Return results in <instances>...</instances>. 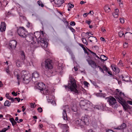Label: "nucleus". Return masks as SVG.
I'll return each instance as SVG.
<instances>
[{
	"label": "nucleus",
	"instance_id": "nucleus-1",
	"mask_svg": "<svg viewBox=\"0 0 132 132\" xmlns=\"http://www.w3.org/2000/svg\"><path fill=\"white\" fill-rule=\"evenodd\" d=\"M116 90L117 92L115 97L117 101L122 104L123 109L125 110H127L128 109H130L132 110V107H130L127 104L125 103V101L124 98L125 97V95L124 93L120 91V90L118 89H116Z\"/></svg>",
	"mask_w": 132,
	"mask_h": 132
},
{
	"label": "nucleus",
	"instance_id": "nucleus-2",
	"mask_svg": "<svg viewBox=\"0 0 132 132\" xmlns=\"http://www.w3.org/2000/svg\"><path fill=\"white\" fill-rule=\"evenodd\" d=\"M37 33L39 35L37 40L38 43L40 44L43 48H45V50L46 51L47 53L49 54L50 53L49 50L48 49H47V48L48 45V40L44 37H42L45 34V33H44L43 31H42L40 33L37 32Z\"/></svg>",
	"mask_w": 132,
	"mask_h": 132
},
{
	"label": "nucleus",
	"instance_id": "nucleus-3",
	"mask_svg": "<svg viewBox=\"0 0 132 132\" xmlns=\"http://www.w3.org/2000/svg\"><path fill=\"white\" fill-rule=\"evenodd\" d=\"M24 38H25L26 40L28 42H31L32 41L31 43L34 44L36 43V41L37 40L38 36H36L35 35L34 36L31 33H30L28 34L27 33Z\"/></svg>",
	"mask_w": 132,
	"mask_h": 132
},
{
	"label": "nucleus",
	"instance_id": "nucleus-4",
	"mask_svg": "<svg viewBox=\"0 0 132 132\" xmlns=\"http://www.w3.org/2000/svg\"><path fill=\"white\" fill-rule=\"evenodd\" d=\"M70 82L71 85L69 87L70 90L76 94H78L79 92L77 89V86L75 79L74 78H72Z\"/></svg>",
	"mask_w": 132,
	"mask_h": 132
},
{
	"label": "nucleus",
	"instance_id": "nucleus-5",
	"mask_svg": "<svg viewBox=\"0 0 132 132\" xmlns=\"http://www.w3.org/2000/svg\"><path fill=\"white\" fill-rule=\"evenodd\" d=\"M17 32L19 35L21 37L24 38L27 34V32L26 31V29L23 27H17Z\"/></svg>",
	"mask_w": 132,
	"mask_h": 132
},
{
	"label": "nucleus",
	"instance_id": "nucleus-6",
	"mask_svg": "<svg viewBox=\"0 0 132 132\" xmlns=\"http://www.w3.org/2000/svg\"><path fill=\"white\" fill-rule=\"evenodd\" d=\"M55 62L50 59V73L52 76H54L57 73L56 69L54 65Z\"/></svg>",
	"mask_w": 132,
	"mask_h": 132
},
{
	"label": "nucleus",
	"instance_id": "nucleus-7",
	"mask_svg": "<svg viewBox=\"0 0 132 132\" xmlns=\"http://www.w3.org/2000/svg\"><path fill=\"white\" fill-rule=\"evenodd\" d=\"M31 76L29 74L26 75H22L20 77L19 79L22 81L24 83L27 84L29 83L31 80Z\"/></svg>",
	"mask_w": 132,
	"mask_h": 132
},
{
	"label": "nucleus",
	"instance_id": "nucleus-8",
	"mask_svg": "<svg viewBox=\"0 0 132 132\" xmlns=\"http://www.w3.org/2000/svg\"><path fill=\"white\" fill-rule=\"evenodd\" d=\"M108 101L109 102L110 105L112 106L113 108H115L118 107V105L116 104V100L114 97H110L108 99Z\"/></svg>",
	"mask_w": 132,
	"mask_h": 132
},
{
	"label": "nucleus",
	"instance_id": "nucleus-9",
	"mask_svg": "<svg viewBox=\"0 0 132 132\" xmlns=\"http://www.w3.org/2000/svg\"><path fill=\"white\" fill-rule=\"evenodd\" d=\"M42 66L43 68L44 67L46 70H49L50 69V59L45 60L44 63H42Z\"/></svg>",
	"mask_w": 132,
	"mask_h": 132
},
{
	"label": "nucleus",
	"instance_id": "nucleus-10",
	"mask_svg": "<svg viewBox=\"0 0 132 132\" xmlns=\"http://www.w3.org/2000/svg\"><path fill=\"white\" fill-rule=\"evenodd\" d=\"M63 110L62 113L63 118L64 120H67V117L66 111L69 110V108L68 106V105L65 106L63 107Z\"/></svg>",
	"mask_w": 132,
	"mask_h": 132
},
{
	"label": "nucleus",
	"instance_id": "nucleus-11",
	"mask_svg": "<svg viewBox=\"0 0 132 132\" xmlns=\"http://www.w3.org/2000/svg\"><path fill=\"white\" fill-rule=\"evenodd\" d=\"M88 62L89 64L90 65L91 67L95 69L97 68V65L96 63L91 60H86Z\"/></svg>",
	"mask_w": 132,
	"mask_h": 132
},
{
	"label": "nucleus",
	"instance_id": "nucleus-12",
	"mask_svg": "<svg viewBox=\"0 0 132 132\" xmlns=\"http://www.w3.org/2000/svg\"><path fill=\"white\" fill-rule=\"evenodd\" d=\"M37 88L41 91L44 90L46 88V87L44 84L43 82H40L38 83Z\"/></svg>",
	"mask_w": 132,
	"mask_h": 132
},
{
	"label": "nucleus",
	"instance_id": "nucleus-13",
	"mask_svg": "<svg viewBox=\"0 0 132 132\" xmlns=\"http://www.w3.org/2000/svg\"><path fill=\"white\" fill-rule=\"evenodd\" d=\"M17 43L15 40H12L10 41L9 46L11 48H15L16 47Z\"/></svg>",
	"mask_w": 132,
	"mask_h": 132
},
{
	"label": "nucleus",
	"instance_id": "nucleus-14",
	"mask_svg": "<svg viewBox=\"0 0 132 132\" xmlns=\"http://www.w3.org/2000/svg\"><path fill=\"white\" fill-rule=\"evenodd\" d=\"M50 1L51 2L54 1L56 4L57 5L58 7L60 6L64 2V0H50Z\"/></svg>",
	"mask_w": 132,
	"mask_h": 132
},
{
	"label": "nucleus",
	"instance_id": "nucleus-15",
	"mask_svg": "<svg viewBox=\"0 0 132 132\" xmlns=\"http://www.w3.org/2000/svg\"><path fill=\"white\" fill-rule=\"evenodd\" d=\"M76 124L82 128L84 126V123L83 122L81 119H76Z\"/></svg>",
	"mask_w": 132,
	"mask_h": 132
},
{
	"label": "nucleus",
	"instance_id": "nucleus-16",
	"mask_svg": "<svg viewBox=\"0 0 132 132\" xmlns=\"http://www.w3.org/2000/svg\"><path fill=\"white\" fill-rule=\"evenodd\" d=\"M126 123H122L120 126H119L117 127L114 128V129L119 130H123L126 127Z\"/></svg>",
	"mask_w": 132,
	"mask_h": 132
},
{
	"label": "nucleus",
	"instance_id": "nucleus-17",
	"mask_svg": "<svg viewBox=\"0 0 132 132\" xmlns=\"http://www.w3.org/2000/svg\"><path fill=\"white\" fill-rule=\"evenodd\" d=\"M6 25L4 22H2L0 26V31L1 32L5 31L6 29Z\"/></svg>",
	"mask_w": 132,
	"mask_h": 132
},
{
	"label": "nucleus",
	"instance_id": "nucleus-18",
	"mask_svg": "<svg viewBox=\"0 0 132 132\" xmlns=\"http://www.w3.org/2000/svg\"><path fill=\"white\" fill-rule=\"evenodd\" d=\"M58 126L61 128L65 130L68 129L69 128L68 126L66 124L59 123L58 124Z\"/></svg>",
	"mask_w": 132,
	"mask_h": 132
},
{
	"label": "nucleus",
	"instance_id": "nucleus-19",
	"mask_svg": "<svg viewBox=\"0 0 132 132\" xmlns=\"http://www.w3.org/2000/svg\"><path fill=\"white\" fill-rule=\"evenodd\" d=\"M82 120L83 122L84 123L85 125H88L89 123V119L88 118L86 117H82Z\"/></svg>",
	"mask_w": 132,
	"mask_h": 132
},
{
	"label": "nucleus",
	"instance_id": "nucleus-20",
	"mask_svg": "<svg viewBox=\"0 0 132 132\" xmlns=\"http://www.w3.org/2000/svg\"><path fill=\"white\" fill-rule=\"evenodd\" d=\"M124 37L126 40L129 39L130 38L132 37V34L130 32H126L125 34Z\"/></svg>",
	"mask_w": 132,
	"mask_h": 132
},
{
	"label": "nucleus",
	"instance_id": "nucleus-21",
	"mask_svg": "<svg viewBox=\"0 0 132 132\" xmlns=\"http://www.w3.org/2000/svg\"><path fill=\"white\" fill-rule=\"evenodd\" d=\"M43 94L46 95V97L47 98V100H48V102H50V97L49 96V93L50 91L49 90L47 89L46 90H43Z\"/></svg>",
	"mask_w": 132,
	"mask_h": 132
},
{
	"label": "nucleus",
	"instance_id": "nucleus-22",
	"mask_svg": "<svg viewBox=\"0 0 132 132\" xmlns=\"http://www.w3.org/2000/svg\"><path fill=\"white\" fill-rule=\"evenodd\" d=\"M39 73L37 71H35L32 74L31 79L33 81H34L33 79L34 78H37L39 77Z\"/></svg>",
	"mask_w": 132,
	"mask_h": 132
},
{
	"label": "nucleus",
	"instance_id": "nucleus-23",
	"mask_svg": "<svg viewBox=\"0 0 132 132\" xmlns=\"http://www.w3.org/2000/svg\"><path fill=\"white\" fill-rule=\"evenodd\" d=\"M121 76L123 80L126 82H128L129 81V77L128 75H122Z\"/></svg>",
	"mask_w": 132,
	"mask_h": 132
},
{
	"label": "nucleus",
	"instance_id": "nucleus-24",
	"mask_svg": "<svg viewBox=\"0 0 132 132\" xmlns=\"http://www.w3.org/2000/svg\"><path fill=\"white\" fill-rule=\"evenodd\" d=\"M105 105L103 104H101L99 105H97L95 106V107L96 109L98 110H103L105 108Z\"/></svg>",
	"mask_w": 132,
	"mask_h": 132
},
{
	"label": "nucleus",
	"instance_id": "nucleus-25",
	"mask_svg": "<svg viewBox=\"0 0 132 132\" xmlns=\"http://www.w3.org/2000/svg\"><path fill=\"white\" fill-rule=\"evenodd\" d=\"M88 103L86 100H81L80 102V105L81 107Z\"/></svg>",
	"mask_w": 132,
	"mask_h": 132
},
{
	"label": "nucleus",
	"instance_id": "nucleus-26",
	"mask_svg": "<svg viewBox=\"0 0 132 132\" xmlns=\"http://www.w3.org/2000/svg\"><path fill=\"white\" fill-rule=\"evenodd\" d=\"M90 106V105L88 103L87 104H86L85 105L81 107V108L83 110H88V109L89 108Z\"/></svg>",
	"mask_w": 132,
	"mask_h": 132
},
{
	"label": "nucleus",
	"instance_id": "nucleus-27",
	"mask_svg": "<svg viewBox=\"0 0 132 132\" xmlns=\"http://www.w3.org/2000/svg\"><path fill=\"white\" fill-rule=\"evenodd\" d=\"M65 22L67 25V26H68V28H69L72 32H75V30L71 26L69 25V23L67 21H65Z\"/></svg>",
	"mask_w": 132,
	"mask_h": 132
},
{
	"label": "nucleus",
	"instance_id": "nucleus-28",
	"mask_svg": "<svg viewBox=\"0 0 132 132\" xmlns=\"http://www.w3.org/2000/svg\"><path fill=\"white\" fill-rule=\"evenodd\" d=\"M90 42H92L93 41H95L96 42L97 41V39L94 36H90L88 38Z\"/></svg>",
	"mask_w": 132,
	"mask_h": 132
},
{
	"label": "nucleus",
	"instance_id": "nucleus-29",
	"mask_svg": "<svg viewBox=\"0 0 132 132\" xmlns=\"http://www.w3.org/2000/svg\"><path fill=\"white\" fill-rule=\"evenodd\" d=\"M10 120L12 123L13 126H14L17 124L16 122L14 120L13 118H11L10 119Z\"/></svg>",
	"mask_w": 132,
	"mask_h": 132
},
{
	"label": "nucleus",
	"instance_id": "nucleus-30",
	"mask_svg": "<svg viewBox=\"0 0 132 132\" xmlns=\"http://www.w3.org/2000/svg\"><path fill=\"white\" fill-rule=\"evenodd\" d=\"M18 70H15L14 71V75L15 76H17V78L18 79H19L20 78V76L18 74Z\"/></svg>",
	"mask_w": 132,
	"mask_h": 132
},
{
	"label": "nucleus",
	"instance_id": "nucleus-31",
	"mask_svg": "<svg viewBox=\"0 0 132 132\" xmlns=\"http://www.w3.org/2000/svg\"><path fill=\"white\" fill-rule=\"evenodd\" d=\"M16 65L18 67H20L22 65V63L19 60H17L15 61Z\"/></svg>",
	"mask_w": 132,
	"mask_h": 132
},
{
	"label": "nucleus",
	"instance_id": "nucleus-32",
	"mask_svg": "<svg viewBox=\"0 0 132 132\" xmlns=\"http://www.w3.org/2000/svg\"><path fill=\"white\" fill-rule=\"evenodd\" d=\"M112 68L113 71H115L117 73H119L120 71V70L118 68L112 66Z\"/></svg>",
	"mask_w": 132,
	"mask_h": 132
},
{
	"label": "nucleus",
	"instance_id": "nucleus-33",
	"mask_svg": "<svg viewBox=\"0 0 132 132\" xmlns=\"http://www.w3.org/2000/svg\"><path fill=\"white\" fill-rule=\"evenodd\" d=\"M11 105V102L8 100H6L4 103V105L5 106L9 107Z\"/></svg>",
	"mask_w": 132,
	"mask_h": 132
},
{
	"label": "nucleus",
	"instance_id": "nucleus-34",
	"mask_svg": "<svg viewBox=\"0 0 132 132\" xmlns=\"http://www.w3.org/2000/svg\"><path fill=\"white\" fill-rule=\"evenodd\" d=\"M104 9L105 11L107 12H109L110 11V8L107 5L105 6L104 7Z\"/></svg>",
	"mask_w": 132,
	"mask_h": 132
},
{
	"label": "nucleus",
	"instance_id": "nucleus-35",
	"mask_svg": "<svg viewBox=\"0 0 132 132\" xmlns=\"http://www.w3.org/2000/svg\"><path fill=\"white\" fill-rule=\"evenodd\" d=\"M20 55L22 57V59H25V56L24 53L23 51H21L20 52Z\"/></svg>",
	"mask_w": 132,
	"mask_h": 132
},
{
	"label": "nucleus",
	"instance_id": "nucleus-36",
	"mask_svg": "<svg viewBox=\"0 0 132 132\" xmlns=\"http://www.w3.org/2000/svg\"><path fill=\"white\" fill-rule=\"evenodd\" d=\"M82 41L84 44H86V46L88 45V43L87 42L86 39L85 38H83L82 39Z\"/></svg>",
	"mask_w": 132,
	"mask_h": 132
},
{
	"label": "nucleus",
	"instance_id": "nucleus-37",
	"mask_svg": "<svg viewBox=\"0 0 132 132\" xmlns=\"http://www.w3.org/2000/svg\"><path fill=\"white\" fill-rule=\"evenodd\" d=\"M6 97L9 100H12V99H13L11 98V97L9 96V94L7 93L6 95Z\"/></svg>",
	"mask_w": 132,
	"mask_h": 132
},
{
	"label": "nucleus",
	"instance_id": "nucleus-38",
	"mask_svg": "<svg viewBox=\"0 0 132 132\" xmlns=\"http://www.w3.org/2000/svg\"><path fill=\"white\" fill-rule=\"evenodd\" d=\"M50 103H51V104L55 106L56 105L55 102L54 101L52 100H50Z\"/></svg>",
	"mask_w": 132,
	"mask_h": 132
},
{
	"label": "nucleus",
	"instance_id": "nucleus-39",
	"mask_svg": "<svg viewBox=\"0 0 132 132\" xmlns=\"http://www.w3.org/2000/svg\"><path fill=\"white\" fill-rule=\"evenodd\" d=\"M92 54L93 57H94L95 58V57H96L98 59H100V57L96 55L95 53L94 52Z\"/></svg>",
	"mask_w": 132,
	"mask_h": 132
},
{
	"label": "nucleus",
	"instance_id": "nucleus-40",
	"mask_svg": "<svg viewBox=\"0 0 132 132\" xmlns=\"http://www.w3.org/2000/svg\"><path fill=\"white\" fill-rule=\"evenodd\" d=\"M102 67H103V70H104L107 71L108 69L106 67V66L105 65H102Z\"/></svg>",
	"mask_w": 132,
	"mask_h": 132
},
{
	"label": "nucleus",
	"instance_id": "nucleus-41",
	"mask_svg": "<svg viewBox=\"0 0 132 132\" xmlns=\"http://www.w3.org/2000/svg\"><path fill=\"white\" fill-rule=\"evenodd\" d=\"M97 67L99 69V70L100 71L103 73H104V72L103 69L100 66H98Z\"/></svg>",
	"mask_w": 132,
	"mask_h": 132
},
{
	"label": "nucleus",
	"instance_id": "nucleus-42",
	"mask_svg": "<svg viewBox=\"0 0 132 132\" xmlns=\"http://www.w3.org/2000/svg\"><path fill=\"white\" fill-rule=\"evenodd\" d=\"M124 34L123 31H120L119 32V35L120 37H121Z\"/></svg>",
	"mask_w": 132,
	"mask_h": 132
},
{
	"label": "nucleus",
	"instance_id": "nucleus-43",
	"mask_svg": "<svg viewBox=\"0 0 132 132\" xmlns=\"http://www.w3.org/2000/svg\"><path fill=\"white\" fill-rule=\"evenodd\" d=\"M37 3L39 5V6H40L42 7H43L44 6V4H40V2L39 1H38L37 2Z\"/></svg>",
	"mask_w": 132,
	"mask_h": 132
},
{
	"label": "nucleus",
	"instance_id": "nucleus-44",
	"mask_svg": "<svg viewBox=\"0 0 132 132\" xmlns=\"http://www.w3.org/2000/svg\"><path fill=\"white\" fill-rule=\"evenodd\" d=\"M70 24L72 26H74L76 25V23L74 21H72L70 22Z\"/></svg>",
	"mask_w": 132,
	"mask_h": 132
},
{
	"label": "nucleus",
	"instance_id": "nucleus-45",
	"mask_svg": "<svg viewBox=\"0 0 132 132\" xmlns=\"http://www.w3.org/2000/svg\"><path fill=\"white\" fill-rule=\"evenodd\" d=\"M37 110L39 112H41L43 111V109L41 107L38 108Z\"/></svg>",
	"mask_w": 132,
	"mask_h": 132
},
{
	"label": "nucleus",
	"instance_id": "nucleus-46",
	"mask_svg": "<svg viewBox=\"0 0 132 132\" xmlns=\"http://www.w3.org/2000/svg\"><path fill=\"white\" fill-rule=\"evenodd\" d=\"M8 129H6L5 128L2 130H0V132H5Z\"/></svg>",
	"mask_w": 132,
	"mask_h": 132
},
{
	"label": "nucleus",
	"instance_id": "nucleus-47",
	"mask_svg": "<svg viewBox=\"0 0 132 132\" xmlns=\"http://www.w3.org/2000/svg\"><path fill=\"white\" fill-rule=\"evenodd\" d=\"M113 15L115 18H117L118 16V14L114 13L113 14Z\"/></svg>",
	"mask_w": 132,
	"mask_h": 132
},
{
	"label": "nucleus",
	"instance_id": "nucleus-48",
	"mask_svg": "<svg viewBox=\"0 0 132 132\" xmlns=\"http://www.w3.org/2000/svg\"><path fill=\"white\" fill-rule=\"evenodd\" d=\"M123 130V132H129V129L126 128H125Z\"/></svg>",
	"mask_w": 132,
	"mask_h": 132
},
{
	"label": "nucleus",
	"instance_id": "nucleus-49",
	"mask_svg": "<svg viewBox=\"0 0 132 132\" xmlns=\"http://www.w3.org/2000/svg\"><path fill=\"white\" fill-rule=\"evenodd\" d=\"M118 65H119L120 66H123V63L122 62V61L121 60H120L119 61V62L118 63Z\"/></svg>",
	"mask_w": 132,
	"mask_h": 132
},
{
	"label": "nucleus",
	"instance_id": "nucleus-50",
	"mask_svg": "<svg viewBox=\"0 0 132 132\" xmlns=\"http://www.w3.org/2000/svg\"><path fill=\"white\" fill-rule=\"evenodd\" d=\"M69 7L70 8H72L74 7V5L71 4H68Z\"/></svg>",
	"mask_w": 132,
	"mask_h": 132
},
{
	"label": "nucleus",
	"instance_id": "nucleus-51",
	"mask_svg": "<svg viewBox=\"0 0 132 132\" xmlns=\"http://www.w3.org/2000/svg\"><path fill=\"white\" fill-rule=\"evenodd\" d=\"M84 85L86 86H88V85H89V84L86 81H84Z\"/></svg>",
	"mask_w": 132,
	"mask_h": 132
},
{
	"label": "nucleus",
	"instance_id": "nucleus-52",
	"mask_svg": "<svg viewBox=\"0 0 132 132\" xmlns=\"http://www.w3.org/2000/svg\"><path fill=\"white\" fill-rule=\"evenodd\" d=\"M120 22L122 23H123L124 22V20L123 18H120Z\"/></svg>",
	"mask_w": 132,
	"mask_h": 132
},
{
	"label": "nucleus",
	"instance_id": "nucleus-53",
	"mask_svg": "<svg viewBox=\"0 0 132 132\" xmlns=\"http://www.w3.org/2000/svg\"><path fill=\"white\" fill-rule=\"evenodd\" d=\"M99 95L100 96H101L102 97H104L105 96V94H103L102 93H99Z\"/></svg>",
	"mask_w": 132,
	"mask_h": 132
},
{
	"label": "nucleus",
	"instance_id": "nucleus-54",
	"mask_svg": "<svg viewBox=\"0 0 132 132\" xmlns=\"http://www.w3.org/2000/svg\"><path fill=\"white\" fill-rule=\"evenodd\" d=\"M12 94L15 96H16L17 95V94L14 92H12Z\"/></svg>",
	"mask_w": 132,
	"mask_h": 132
},
{
	"label": "nucleus",
	"instance_id": "nucleus-55",
	"mask_svg": "<svg viewBox=\"0 0 132 132\" xmlns=\"http://www.w3.org/2000/svg\"><path fill=\"white\" fill-rule=\"evenodd\" d=\"M107 59V58H106L105 59H102V58L101 57H100V59H101L102 61H106Z\"/></svg>",
	"mask_w": 132,
	"mask_h": 132
},
{
	"label": "nucleus",
	"instance_id": "nucleus-56",
	"mask_svg": "<svg viewBox=\"0 0 132 132\" xmlns=\"http://www.w3.org/2000/svg\"><path fill=\"white\" fill-rule=\"evenodd\" d=\"M6 72L8 74H10V71L8 69H6Z\"/></svg>",
	"mask_w": 132,
	"mask_h": 132
},
{
	"label": "nucleus",
	"instance_id": "nucleus-57",
	"mask_svg": "<svg viewBox=\"0 0 132 132\" xmlns=\"http://www.w3.org/2000/svg\"><path fill=\"white\" fill-rule=\"evenodd\" d=\"M128 46V44L127 43H125L123 44V46L124 47H126Z\"/></svg>",
	"mask_w": 132,
	"mask_h": 132
},
{
	"label": "nucleus",
	"instance_id": "nucleus-58",
	"mask_svg": "<svg viewBox=\"0 0 132 132\" xmlns=\"http://www.w3.org/2000/svg\"><path fill=\"white\" fill-rule=\"evenodd\" d=\"M119 11V10L118 9H116L115 10V12L114 13L117 14H118V12Z\"/></svg>",
	"mask_w": 132,
	"mask_h": 132
},
{
	"label": "nucleus",
	"instance_id": "nucleus-59",
	"mask_svg": "<svg viewBox=\"0 0 132 132\" xmlns=\"http://www.w3.org/2000/svg\"><path fill=\"white\" fill-rule=\"evenodd\" d=\"M70 86H69V87H68L66 85H64V86L65 88L67 90H69V89H70L69 88V87Z\"/></svg>",
	"mask_w": 132,
	"mask_h": 132
},
{
	"label": "nucleus",
	"instance_id": "nucleus-60",
	"mask_svg": "<svg viewBox=\"0 0 132 132\" xmlns=\"http://www.w3.org/2000/svg\"><path fill=\"white\" fill-rule=\"evenodd\" d=\"M105 132H114L111 129H109L108 130H106Z\"/></svg>",
	"mask_w": 132,
	"mask_h": 132
},
{
	"label": "nucleus",
	"instance_id": "nucleus-61",
	"mask_svg": "<svg viewBox=\"0 0 132 132\" xmlns=\"http://www.w3.org/2000/svg\"><path fill=\"white\" fill-rule=\"evenodd\" d=\"M94 131L92 129H90L87 130L86 132H94Z\"/></svg>",
	"mask_w": 132,
	"mask_h": 132
},
{
	"label": "nucleus",
	"instance_id": "nucleus-62",
	"mask_svg": "<svg viewBox=\"0 0 132 132\" xmlns=\"http://www.w3.org/2000/svg\"><path fill=\"white\" fill-rule=\"evenodd\" d=\"M30 107L31 108H34V104L33 103H31L30 104Z\"/></svg>",
	"mask_w": 132,
	"mask_h": 132
},
{
	"label": "nucleus",
	"instance_id": "nucleus-63",
	"mask_svg": "<svg viewBox=\"0 0 132 132\" xmlns=\"http://www.w3.org/2000/svg\"><path fill=\"white\" fill-rule=\"evenodd\" d=\"M119 3V5L120 7H122L123 6V4L122 2H121Z\"/></svg>",
	"mask_w": 132,
	"mask_h": 132
},
{
	"label": "nucleus",
	"instance_id": "nucleus-64",
	"mask_svg": "<svg viewBox=\"0 0 132 132\" xmlns=\"http://www.w3.org/2000/svg\"><path fill=\"white\" fill-rule=\"evenodd\" d=\"M101 57L103 59H105L106 58H107V57H106L104 55H101Z\"/></svg>",
	"mask_w": 132,
	"mask_h": 132
}]
</instances>
